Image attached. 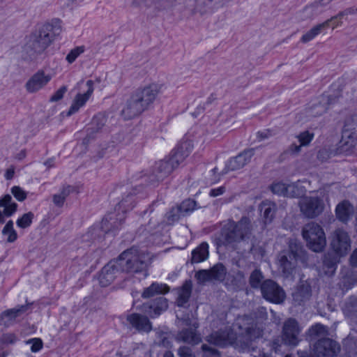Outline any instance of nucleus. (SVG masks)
Here are the masks:
<instances>
[{"label":"nucleus","instance_id":"f257e3e1","mask_svg":"<svg viewBox=\"0 0 357 357\" xmlns=\"http://www.w3.org/2000/svg\"><path fill=\"white\" fill-rule=\"evenodd\" d=\"M61 31L59 25L48 23L43 24L29 36L22 50V59L26 61H36L45 52L54 37L59 35Z\"/></svg>","mask_w":357,"mask_h":357},{"label":"nucleus","instance_id":"f03ea898","mask_svg":"<svg viewBox=\"0 0 357 357\" xmlns=\"http://www.w3.org/2000/svg\"><path fill=\"white\" fill-rule=\"evenodd\" d=\"M116 259L121 272L137 273L147 268V255L135 248L123 251Z\"/></svg>","mask_w":357,"mask_h":357},{"label":"nucleus","instance_id":"7ed1b4c3","mask_svg":"<svg viewBox=\"0 0 357 357\" xmlns=\"http://www.w3.org/2000/svg\"><path fill=\"white\" fill-rule=\"evenodd\" d=\"M192 149L190 142L182 143L172 155L166 160H160L155 163L154 174L158 180H162L169 175L174 168L187 157Z\"/></svg>","mask_w":357,"mask_h":357},{"label":"nucleus","instance_id":"20e7f679","mask_svg":"<svg viewBox=\"0 0 357 357\" xmlns=\"http://www.w3.org/2000/svg\"><path fill=\"white\" fill-rule=\"evenodd\" d=\"M302 235L307 245L314 252L323 250L326 245V239L323 228L317 222H310L302 229Z\"/></svg>","mask_w":357,"mask_h":357},{"label":"nucleus","instance_id":"39448f33","mask_svg":"<svg viewBox=\"0 0 357 357\" xmlns=\"http://www.w3.org/2000/svg\"><path fill=\"white\" fill-rule=\"evenodd\" d=\"M301 213L307 218H315L324 209V202L318 197H305L298 203Z\"/></svg>","mask_w":357,"mask_h":357},{"label":"nucleus","instance_id":"423d86ee","mask_svg":"<svg viewBox=\"0 0 357 357\" xmlns=\"http://www.w3.org/2000/svg\"><path fill=\"white\" fill-rule=\"evenodd\" d=\"M162 88L161 84L152 82L138 88L133 93L148 109L154 102Z\"/></svg>","mask_w":357,"mask_h":357},{"label":"nucleus","instance_id":"0eeeda50","mask_svg":"<svg viewBox=\"0 0 357 357\" xmlns=\"http://www.w3.org/2000/svg\"><path fill=\"white\" fill-rule=\"evenodd\" d=\"M261 291L266 300L276 304L283 303L286 297L282 288L272 280H266L262 282Z\"/></svg>","mask_w":357,"mask_h":357},{"label":"nucleus","instance_id":"6e6552de","mask_svg":"<svg viewBox=\"0 0 357 357\" xmlns=\"http://www.w3.org/2000/svg\"><path fill=\"white\" fill-rule=\"evenodd\" d=\"M239 328L241 331L236 338V344L242 349L248 348L253 341L261 336V331L255 324L241 325Z\"/></svg>","mask_w":357,"mask_h":357},{"label":"nucleus","instance_id":"1a4fd4ad","mask_svg":"<svg viewBox=\"0 0 357 357\" xmlns=\"http://www.w3.org/2000/svg\"><path fill=\"white\" fill-rule=\"evenodd\" d=\"M226 274L227 269L225 266L222 264L218 263L210 269L198 271L196 272L195 277L198 283L204 284L213 280L222 282L225 280Z\"/></svg>","mask_w":357,"mask_h":357},{"label":"nucleus","instance_id":"9d476101","mask_svg":"<svg viewBox=\"0 0 357 357\" xmlns=\"http://www.w3.org/2000/svg\"><path fill=\"white\" fill-rule=\"evenodd\" d=\"M301 329L298 321L293 318L286 320L282 327V340L285 344L295 347L300 342Z\"/></svg>","mask_w":357,"mask_h":357},{"label":"nucleus","instance_id":"9b49d317","mask_svg":"<svg viewBox=\"0 0 357 357\" xmlns=\"http://www.w3.org/2000/svg\"><path fill=\"white\" fill-rule=\"evenodd\" d=\"M52 79V75L47 74L44 70H38L26 81L24 85L29 93H36L44 89Z\"/></svg>","mask_w":357,"mask_h":357},{"label":"nucleus","instance_id":"f8f14e48","mask_svg":"<svg viewBox=\"0 0 357 357\" xmlns=\"http://www.w3.org/2000/svg\"><path fill=\"white\" fill-rule=\"evenodd\" d=\"M331 245L335 253L346 255L351 248V239L348 233L342 229H337L332 235Z\"/></svg>","mask_w":357,"mask_h":357},{"label":"nucleus","instance_id":"ddd939ff","mask_svg":"<svg viewBox=\"0 0 357 357\" xmlns=\"http://www.w3.org/2000/svg\"><path fill=\"white\" fill-rule=\"evenodd\" d=\"M339 350L337 342L330 338L319 339L312 349L315 357H333Z\"/></svg>","mask_w":357,"mask_h":357},{"label":"nucleus","instance_id":"4468645a","mask_svg":"<svg viewBox=\"0 0 357 357\" xmlns=\"http://www.w3.org/2000/svg\"><path fill=\"white\" fill-rule=\"evenodd\" d=\"M241 241L236 222L234 221H229L222 229L221 238L215 239L216 245L218 247L238 243Z\"/></svg>","mask_w":357,"mask_h":357},{"label":"nucleus","instance_id":"2eb2a0df","mask_svg":"<svg viewBox=\"0 0 357 357\" xmlns=\"http://www.w3.org/2000/svg\"><path fill=\"white\" fill-rule=\"evenodd\" d=\"M121 272L117 259L109 261L101 270L99 274V282L101 286L107 287Z\"/></svg>","mask_w":357,"mask_h":357},{"label":"nucleus","instance_id":"dca6fc26","mask_svg":"<svg viewBox=\"0 0 357 357\" xmlns=\"http://www.w3.org/2000/svg\"><path fill=\"white\" fill-rule=\"evenodd\" d=\"M255 154V149H248L244 150L236 157L231 158L227 162L222 174L227 173L228 171H235L243 168L245 165L250 162L252 157Z\"/></svg>","mask_w":357,"mask_h":357},{"label":"nucleus","instance_id":"f3484780","mask_svg":"<svg viewBox=\"0 0 357 357\" xmlns=\"http://www.w3.org/2000/svg\"><path fill=\"white\" fill-rule=\"evenodd\" d=\"M168 306L167 299L163 296H159L154 300L144 303L142 310L153 318L166 311Z\"/></svg>","mask_w":357,"mask_h":357},{"label":"nucleus","instance_id":"a211bd4d","mask_svg":"<svg viewBox=\"0 0 357 357\" xmlns=\"http://www.w3.org/2000/svg\"><path fill=\"white\" fill-rule=\"evenodd\" d=\"M357 144V132L343 128L342 138L340 141L337 151L339 153L346 155L352 153Z\"/></svg>","mask_w":357,"mask_h":357},{"label":"nucleus","instance_id":"6ab92c4d","mask_svg":"<svg viewBox=\"0 0 357 357\" xmlns=\"http://www.w3.org/2000/svg\"><path fill=\"white\" fill-rule=\"evenodd\" d=\"M146 109H147L146 107L132 93L130 99L128 100L125 107L121 111V114L126 119H131L137 116Z\"/></svg>","mask_w":357,"mask_h":357},{"label":"nucleus","instance_id":"aec40b11","mask_svg":"<svg viewBox=\"0 0 357 357\" xmlns=\"http://www.w3.org/2000/svg\"><path fill=\"white\" fill-rule=\"evenodd\" d=\"M329 97L321 96L318 99L314 100L305 109V114L307 118H314L325 114L328 108Z\"/></svg>","mask_w":357,"mask_h":357},{"label":"nucleus","instance_id":"412c9836","mask_svg":"<svg viewBox=\"0 0 357 357\" xmlns=\"http://www.w3.org/2000/svg\"><path fill=\"white\" fill-rule=\"evenodd\" d=\"M31 305V303H27L1 312L0 314V326H9L17 317L26 312Z\"/></svg>","mask_w":357,"mask_h":357},{"label":"nucleus","instance_id":"4be33fe9","mask_svg":"<svg viewBox=\"0 0 357 357\" xmlns=\"http://www.w3.org/2000/svg\"><path fill=\"white\" fill-rule=\"evenodd\" d=\"M280 267L284 277L291 275L295 270L297 260L291 256L287 251H282L278 256Z\"/></svg>","mask_w":357,"mask_h":357},{"label":"nucleus","instance_id":"5701e85b","mask_svg":"<svg viewBox=\"0 0 357 357\" xmlns=\"http://www.w3.org/2000/svg\"><path fill=\"white\" fill-rule=\"evenodd\" d=\"M86 86H88L87 91L84 93H78L72 104V105L70 107L69 111L67 113V116H70L73 114L77 112L79 109L82 107L86 102L89 100L90 96L93 92V82L92 80H88L86 82Z\"/></svg>","mask_w":357,"mask_h":357},{"label":"nucleus","instance_id":"b1692460","mask_svg":"<svg viewBox=\"0 0 357 357\" xmlns=\"http://www.w3.org/2000/svg\"><path fill=\"white\" fill-rule=\"evenodd\" d=\"M126 319L137 331L149 332L152 329L151 324L146 316L133 313L128 315Z\"/></svg>","mask_w":357,"mask_h":357},{"label":"nucleus","instance_id":"393cba45","mask_svg":"<svg viewBox=\"0 0 357 357\" xmlns=\"http://www.w3.org/2000/svg\"><path fill=\"white\" fill-rule=\"evenodd\" d=\"M192 282L190 280H185L181 287L176 289L177 298L176 303L178 307H185L191 296Z\"/></svg>","mask_w":357,"mask_h":357},{"label":"nucleus","instance_id":"a878e982","mask_svg":"<svg viewBox=\"0 0 357 357\" xmlns=\"http://www.w3.org/2000/svg\"><path fill=\"white\" fill-rule=\"evenodd\" d=\"M354 211L353 205L349 201L344 200L337 205L335 215L338 220L342 223H347L354 213Z\"/></svg>","mask_w":357,"mask_h":357},{"label":"nucleus","instance_id":"bb28decb","mask_svg":"<svg viewBox=\"0 0 357 357\" xmlns=\"http://www.w3.org/2000/svg\"><path fill=\"white\" fill-rule=\"evenodd\" d=\"M293 301L296 305H302L311 297V287L307 283L299 284L292 294Z\"/></svg>","mask_w":357,"mask_h":357},{"label":"nucleus","instance_id":"cd10ccee","mask_svg":"<svg viewBox=\"0 0 357 357\" xmlns=\"http://www.w3.org/2000/svg\"><path fill=\"white\" fill-rule=\"evenodd\" d=\"M196 329L192 328L183 329L177 334V340L192 345L199 344L202 339L200 335L197 333Z\"/></svg>","mask_w":357,"mask_h":357},{"label":"nucleus","instance_id":"c85d7f7f","mask_svg":"<svg viewBox=\"0 0 357 357\" xmlns=\"http://www.w3.org/2000/svg\"><path fill=\"white\" fill-rule=\"evenodd\" d=\"M289 249L287 251L295 259L305 262L307 260V254L302 243L296 239L289 241Z\"/></svg>","mask_w":357,"mask_h":357},{"label":"nucleus","instance_id":"c756f323","mask_svg":"<svg viewBox=\"0 0 357 357\" xmlns=\"http://www.w3.org/2000/svg\"><path fill=\"white\" fill-rule=\"evenodd\" d=\"M331 22V20H327L321 24L315 25L302 36L301 41L303 43H307L311 41L319 34H320L323 31L327 29L330 26Z\"/></svg>","mask_w":357,"mask_h":357},{"label":"nucleus","instance_id":"7c9ffc66","mask_svg":"<svg viewBox=\"0 0 357 357\" xmlns=\"http://www.w3.org/2000/svg\"><path fill=\"white\" fill-rule=\"evenodd\" d=\"M169 291V287L165 284L153 282L149 287L145 288L142 294L143 298H149L158 294H165Z\"/></svg>","mask_w":357,"mask_h":357},{"label":"nucleus","instance_id":"2f4dec72","mask_svg":"<svg viewBox=\"0 0 357 357\" xmlns=\"http://www.w3.org/2000/svg\"><path fill=\"white\" fill-rule=\"evenodd\" d=\"M236 226L242 241L250 238L252 231V225L248 217H242L238 222H236Z\"/></svg>","mask_w":357,"mask_h":357},{"label":"nucleus","instance_id":"473e14b6","mask_svg":"<svg viewBox=\"0 0 357 357\" xmlns=\"http://www.w3.org/2000/svg\"><path fill=\"white\" fill-rule=\"evenodd\" d=\"M208 257V245L204 242L192 252L191 263H199L205 261Z\"/></svg>","mask_w":357,"mask_h":357},{"label":"nucleus","instance_id":"72a5a7b5","mask_svg":"<svg viewBox=\"0 0 357 357\" xmlns=\"http://www.w3.org/2000/svg\"><path fill=\"white\" fill-rule=\"evenodd\" d=\"M261 212L263 213L265 222H271L277 210V206L275 203L266 200L260 206Z\"/></svg>","mask_w":357,"mask_h":357},{"label":"nucleus","instance_id":"f704fd0d","mask_svg":"<svg viewBox=\"0 0 357 357\" xmlns=\"http://www.w3.org/2000/svg\"><path fill=\"white\" fill-rule=\"evenodd\" d=\"M206 341L219 347H225L229 343L228 335L225 332H214L206 337Z\"/></svg>","mask_w":357,"mask_h":357},{"label":"nucleus","instance_id":"c9c22d12","mask_svg":"<svg viewBox=\"0 0 357 357\" xmlns=\"http://www.w3.org/2000/svg\"><path fill=\"white\" fill-rule=\"evenodd\" d=\"M106 123V116L102 114H98L93 118L90 127L88 128L91 130L92 134L96 135L101 132Z\"/></svg>","mask_w":357,"mask_h":357},{"label":"nucleus","instance_id":"e433bc0d","mask_svg":"<svg viewBox=\"0 0 357 357\" xmlns=\"http://www.w3.org/2000/svg\"><path fill=\"white\" fill-rule=\"evenodd\" d=\"M212 2L209 0H195L194 8L191 11L192 15L199 14L202 16L206 14L211 10Z\"/></svg>","mask_w":357,"mask_h":357},{"label":"nucleus","instance_id":"4c0bfd02","mask_svg":"<svg viewBox=\"0 0 357 357\" xmlns=\"http://www.w3.org/2000/svg\"><path fill=\"white\" fill-rule=\"evenodd\" d=\"M308 334L312 339L326 338L328 335V328L321 324L312 326L308 331Z\"/></svg>","mask_w":357,"mask_h":357},{"label":"nucleus","instance_id":"58836bf2","mask_svg":"<svg viewBox=\"0 0 357 357\" xmlns=\"http://www.w3.org/2000/svg\"><path fill=\"white\" fill-rule=\"evenodd\" d=\"M344 314L347 317H354L357 314V298L350 297L342 307Z\"/></svg>","mask_w":357,"mask_h":357},{"label":"nucleus","instance_id":"ea45409f","mask_svg":"<svg viewBox=\"0 0 357 357\" xmlns=\"http://www.w3.org/2000/svg\"><path fill=\"white\" fill-rule=\"evenodd\" d=\"M304 190L302 187H299L296 183H293L287 185L286 195L287 197H298L303 195Z\"/></svg>","mask_w":357,"mask_h":357},{"label":"nucleus","instance_id":"a19ab883","mask_svg":"<svg viewBox=\"0 0 357 357\" xmlns=\"http://www.w3.org/2000/svg\"><path fill=\"white\" fill-rule=\"evenodd\" d=\"M264 279V276L262 275V273L259 269L254 270L252 273L250 274L249 282L250 284V286L252 288L257 289L260 287L262 284L261 281Z\"/></svg>","mask_w":357,"mask_h":357},{"label":"nucleus","instance_id":"79ce46f5","mask_svg":"<svg viewBox=\"0 0 357 357\" xmlns=\"http://www.w3.org/2000/svg\"><path fill=\"white\" fill-rule=\"evenodd\" d=\"M2 234L3 235H8L7 242L13 243L15 241L17 238V234L15 229H13V222L12 220H9L4 228L2 230Z\"/></svg>","mask_w":357,"mask_h":357},{"label":"nucleus","instance_id":"37998d69","mask_svg":"<svg viewBox=\"0 0 357 357\" xmlns=\"http://www.w3.org/2000/svg\"><path fill=\"white\" fill-rule=\"evenodd\" d=\"M177 207L180 209V212L182 213L183 216H185L195 209L196 202L193 199H188L183 201L179 206H177Z\"/></svg>","mask_w":357,"mask_h":357},{"label":"nucleus","instance_id":"c03bdc74","mask_svg":"<svg viewBox=\"0 0 357 357\" xmlns=\"http://www.w3.org/2000/svg\"><path fill=\"white\" fill-rule=\"evenodd\" d=\"M33 217L34 214L32 212L24 213L17 220V225L22 229L27 228L31 225Z\"/></svg>","mask_w":357,"mask_h":357},{"label":"nucleus","instance_id":"a18cd8bd","mask_svg":"<svg viewBox=\"0 0 357 357\" xmlns=\"http://www.w3.org/2000/svg\"><path fill=\"white\" fill-rule=\"evenodd\" d=\"M183 216L177 206L173 207L165 215L167 225H172Z\"/></svg>","mask_w":357,"mask_h":357},{"label":"nucleus","instance_id":"49530a36","mask_svg":"<svg viewBox=\"0 0 357 357\" xmlns=\"http://www.w3.org/2000/svg\"><path fill=\"white\" fill-rule=\"evenodd\" d=\"M122 220L121 219L119 222H110L107 218H104L101 222V228L104 230L105 233H107L109 231H113L115 229H118L119 227L121 225Z\"/></svg>","mask_w":357,"mask_h":357},{"label":"nucleus","instance_id":"de8ad7c7","mask_svg":"<svg viewBox=\"0 0 357 357\" xmlns=\"http://www.w3.org/2000/svg\"><path fill=\"white\" fill-rule=\"evenodd\" d=\"M314 134L310 133L308 131L301 132L298 135L296 136V138L298 139L301 146H307L312 140Z\"/></svg>","mask_w":357,"mask_h":357},{"label":"nucleus","instance_id":"09e8293b","mask_svg":"<svg viewBox=\"0 0 357 357\" xmlns=\"http://www.w3.org/2000/svg\"><path fill=\"white\" fill-rule=\"evenodd\" d=\"M343 128L357 132V114L348 116L345 120Z\"/></svg>","mask_w":357,"mask_h":357},{"label":"nucleus","instance_id":"8fccbe9b","mask_svg":"<svg viewBox=\"0 0 357 357\" xmlns=\"http://www.w3.org/2000/svg\"><path fill=\"white\" fill-rule=\"evenodd\" d=\"M270 190L276 195L285 197L287 185L282 182L273 183L270 187Z\"/></svg>","mask_w":357,"mask_h":357},{"label":"nucleus","instance_id":"3c124183","mask_svg":"<svg viewBox=\"0 0 357 357\" xmlns=\"http://www.w3.org/2000/svg\"><path fill=\"white\" fill-rule=\"evenodd\" d=\"M232 283L234 285L236 286L238 288H243L246 284L245 281V275L244 273L241 271H238L234 278L232 280Z\"/></svg>","mask_w":357,"mask_h":357},{"label":"nucleus","instance_id":"603ef678","mask_svg":"<svg viewBox=\"0 0 357 357\" xmlns=\"http://www.w3.org/2000/svg\"><path fill=\"white\" fill-rule=\"evenodd\" d=\"M119 208L123 211H126L132 209L134 207L133 197L131 195H128L126 197L123 198L119 204Z\"/></svg>","mask_w":357,"mask_h":357},{"label":"nucleus","instance_id":"864d4df0","mask_svg":"<svg viewBox=\"0 0 357 357\" xmlns=\"http://www.w3.org/2000/svg\"><path fill=\"white\" fill-rule=\"evenodd\" d=\"M84 50L83 47H77L72 50L67 55L66 60L68 63H72L82 52H84Z\"/></svg>","mask_w":357,"mask_h":357},{"label":"nucleus","instance_id":"5fc2aeb1","mask_svg":"<svg viewBox=\"0 0 357 357\" xmlns=\"http://www.w3.org/2000/svg\"><path fill=\"white\" fill-rule=\"evenodd\" d=\"M13 196L20 202H22L26 198V192L20 186H14L11 189Z\"/></svg>","mask_w":357,"mask_h":357},{"label":"nucleus","instance_id":"6e6d98bb","mask_svg":"<svg viewBox=\"0 0 357 357\" xmlns=\"http://www.w3.org/2000/svg\"><path fill=\"white\" fill-rule=\"evenodd\" d=\"M301 146L300 144H297L296 143H292L286 151H284L281 156L285 155H297L301 152Z\"/></svg>","mask_w":357,"mask_h":357},{"label":"nucleus","instance_id":"4d7b16f0","mask_svg":"<svg viewBox=\"0 0 357 357\" xmlns=\"http://www.w3.org/2000/svg\"><path fill=\"white\" fill-rule=\"evenodd\" d=\"M202 350L203 351L202 357H219L218 350L208 347L206 344H203L202 346Z\"/></svg>","mask_w":357,"mask_h":357},{"label":"nucleus","instance_id":"13d9d810","mask_svg":"<svg viewBox=\"0 0 357 357\" xmlns=\"http://www.w3.org/2000/svg\"><path fill=\"white\" fill-rule=\"evenodd\" d=\"M356 13H357V8H348L344 10L343 11L340 12L337 15L332 17L329 20H331V22H332L335 19H340H340L343 18L346 15H354Z\"/></svg>","mask_w":357,"mask_h":357},{"label":"nucleus","instance_id":"bf43d9fd","mask_svg":"<svg viewBox=\"0 0 357 357\" xmlns=\"http://www.w3.org/2000/svg\"><path fill=\"white\" fill-rule=\"evenodd\" d=\"M67 91V87L66 86H61L58 89L50 98V102H57L61 100L63 97L64 93Z\"/></svg>","mask_w":357,"mask_h":357},{"label":"nucleus","instance_id":"052dcab7","mask_svg":"<svg viewBox=\"0 0 357 357\" xmlns=\"http://www.w3.org/2000/svg\"><path fill=\"white\" fill-rule=\"evenodd\" d=\"M27 344H31V350L33 352L38 351L43 347V342L39 338H33L27 341Z\"/></svg>","mask_w":357,"mask_h":357},{"label":"nucleus","instance_id":"680f3d73","mask_svg":"<svg viewBox=\"0 0 357 357\" xmlns=\"http://www.w3.org/2000/svg\"><path fill=\"white\" fill-rule=\"evenodd\" d=\"M181 322V325L184 326H189L192 328H197L199 326L198 323L196 321H192L189 317H185L179 319Z\"/></svg>","mask_w":357,"mask_h":357},{"label":"nucleus","instance_id":"e2e57ef3","mask_svg":"<svg viewBox=\"0 0 357 357\" xmlns=\"http://www.w3.org/2000/svg\"><path fill=\"white\" fill-rule=\"evenodd\" d=\"M178 354L180 357H195L191 349L186 346L180 347L178 350Z\"/></svg>","mask_w":357,"mask_h":357},{"label":"nucleus","instance_id":"0e129e2a","mask_svg":"<svg viewBox=\"0 0 357 357\" xmlns=\"http://www.w3.org/2000/svg\"><path fill=\"white\" fill-rule=\"evenodd\" d=\"M17 204L16 203H10L4 207L3 214L7 217H10L16 211Z\"/></svg>","mask_w":357,"mask_h":357},{"label":"nucleus","instance_id":"69168bd1","mask_svg":"<svg viewBox=\"0 0 357 357\" xmlns=\"http://www.w3.org/2000/svg\"><path fill=\"white\" fill-rule=\"evenodd\" d=\"M331 155L330 151L326 149H322L319 150L317 153V158L321 162L326 161Z\"/></svg>","mask_w":357,"mask_h":357},{"label":"nucleus","instance_id":"338daca9","mask_svg":"<svg viewBox=\"0 0 357 357\" xmlns=\"http://www.w3.org/2000/svg\"><path fill=\"white\" fill-rule=\"evenodd\" d=\"M15 340L16 337L13 333L4 334L0 337V341L4 344H13L15 342Z\"/></svg>","mask_w":357,"mask_h":357},{"label":"nucleus","instance_id":"774afa93","mask_svg":"<svg viewBox=\"0 0 357 357\" xmlns=\"http://www.w3.org/2000/svg\"><path fill=\"white\" fill-rule=\"evenodd\" d=\"M75 187L72 185H64L61 190V195L63 196L65 199L68 197L75 190Z\"/></svg>","mask_w":357,"mask_h":357}]
</instances>
